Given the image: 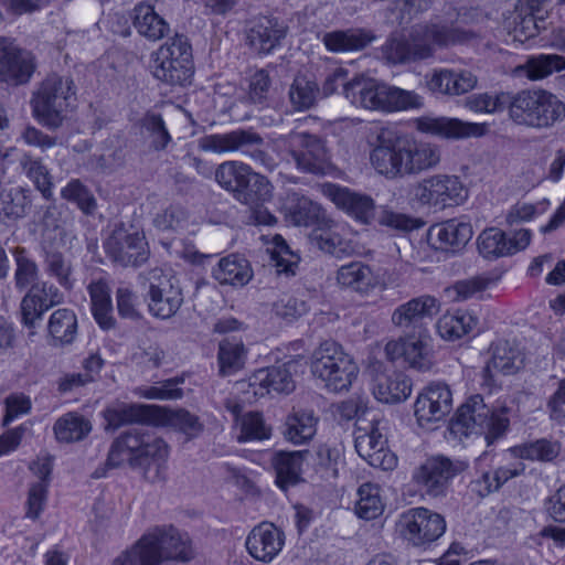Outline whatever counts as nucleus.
<instances>
[{"label":"nucleus","instance_id":"nucleus-1","mask_svg":"<svg viewBox=\"0 0 565 565\" xmlns=\"http://www.w3.org/2000/svg\"><path fill=\"white\" fill-rule=\"evenodd\" d=\"M473 32L460 28L430 24L414 29L408 38L391 35L382 46L383 57L391 64L411 63L433 55L430 42L439 46L468 42Z\"/></svg>","mask_w":565,"mask_h":565},{"label":"nucleus","instance_id":"nucleus-2","mask_svg":"<svg viewBox=\"0 0 565 565\" xmlns=\"http://www.w3.org/2000/svg\"><path fill=\"white\" fill-rule=\"evenodd\" d=\"M508 109L516 125L535 130L551 129L565 119V104L545 89H522L509 94Z\"/></svg>","mask_w":565,"mask_h":565},{"label":"nucleus","instance_id":"nucleus-3","mask_svg":"<svg viewBox=\"0 0 565 565\" xmlns=\"http://www.w3.org/2000/svg\"><path fill=\"white\" fill-rule=\"evenodd\" d=\"M509 412L507 406L491 408L484 404L481 395H475L457 409L450 422V429L461 436L483 435L487 445L491 446L509 429Z\"/></svg>","mask_w":565,"mask_h":565},{"label":"nucleus","instance_id":"nucleus-4","mask_svg":"<svg viewBox=\"0 0 565 565\" xmlns=\"http://www.w3.org/2000/svg\"><path fill=\"white\" fill-rule=\"evenodd\" d=\"M75 94L71 77L49 75L33 94L31 105L34 116L50 128L60 127L65 111L74 106Z\"/></svg>","mask_w":565,"mask_h":565},{"label":"nucleus","instance_id":"nucleus-5","mask_svg":"<svg viewBox=\"0 0 565 565\" xmlns=\"http://www.w3.org/2000/svg\"><path fill=\"white\" fill-rule=\"evenodd\" d=\"M311 373L330 392L347 391L359 373L353 359L334 341H324L311 356Z\"/></svg>","mask_w":565,"mask_h":565},{"label":"nucleus","instance_id":"nucleus-6","mask_svg":"<svg viewBox=\"0 0 565 565\" xmlns=\"http://www.w3.org/2000/svg\"><path fill=\"white\" fill-rule=\"evenodd\" d=\"M200 145L202 149L216 153L239 152L256 167L269 171L276 167L275 159L268 153V143L252 129L209 135L201 139Z\"/></svg>","mask_w":565,"mask_h":565},{"label":"nucleus","instance_id":"nucleus-7","mask_svg":"<svg viewBox=\"0 0 565 565\" xmlns=\"http://www.w3.org/2000/svg\"><path fill=\"white\" fill-rule=\"evenodd\" d=\"M107 256L122 267H138L149 258L148 243L139 232L130 233L124 225L116 226L104 243Z\"/></svg>","mask_w":565,"mask_h":565},{"label":"nucleus","instance_id":"nucleus-8","mask_svg":"<svg viewBox=\"0 0 565 565\" xmlns=\"http://www.w3.org/2000/svg\"><path fill=\"white\" fill-rule=\"evenodd\" d=\"M466 469L462 461H451L445 456L428 458L413 472V481L430 497L444 495L450 480Z\"/></svg>","mask_w":565,"mask_h":565},{"label":"nucleus","instance_id":"nucleus-9","mask_svg":"<svg viewBox=\"0 0 565 565\" xmlns=\"http://www.w3.org/2000/svg\"><path fill=\"white\" fill-rule=\"evenodd\" d=\"M150 556L154 558V565L163 561L174 559L188 562L193 557V552L188 541L172 525L156 526L142 535Z\"/></svg>","mask_w":565,"mask_h":565},{"label":"nucleus","instance_id":"nucleus-10","mask_svg":"<svg viewBox=\"0 0 565 565\" xmlns=\"http://www.w3.org/2000/svg\"><path fill=\"white\" fill-rule=\"evenodd\" d=\"M415 196L424 204L454 206L467 200L468 189L457 175L436 174L415 186Z\"/></svg>","mask_w":565,"mask_h":565},{"label":"nucleus","instance_id":"nucleus-11","mask_svg":"<svg viewBox=\"0 0 565 565\" xmlns=\"http://www.w3.org/2000/svg\"><path fill=\"white\" fill-rule=\"evenodd\" d=\"M35 71L34 56L14 42L0 36V84L17 87L29 83Z\"/></svg>","mask_w":565,"mask_h":565},{"label":"nucleus","instance_id":"nucleus-12","mask_svg":"<svg viewBox=\"0 0 565 565\" xmlns=\"http://www.w3.org/2000/svg\"><path fill=\"white\" fill-rule=\"evenodd\" d=\"M399 525L405 539L415 546H422L438 540L446 530L444 518L426 508L407 511L402 515Z\"/></svg>","mask_w":565,"mask_h":565},{"label":"nucleus","instance_id":"nucleus-13","mask_svg":"<svg viewBox=\"0 0 565 565\" xmlns=\"http://www.w3.org/2000/svg\"><path fill=\"white\" fill-rule=\"evenodd\" d=\"M405 137L391 130H382L377 136V145L371 153V162L375 170L388 178L407 175L405 167Z\"/></svg>","mask_w":565,"mask_h":565},{"label":"nucleus","instance_id":"nucleus-14","mask_svg":"<svg viewBox=\"0 0 565 565\" xmlns=\"http://www.w3.org/2000/svg\"><path fill=\"white\" fill-rule=\"evenodd\" d=\"M362 420L358 418L354 446L358 454L371 466L383 470H392L396 466V457L387 447V439L382 435L375 419L370 422V427H362Z\"/></svg>","mask_w":565,"mask_h":565},{"label":"nucleus","instance_id":"nucleus-15","mask_svg":"<svg viewBox=\"0 0 565 565\" xmlns=\"http://www.w3.org/2000/svg\"><path fill=\"white\" fill-rule=\"evenodd\" d=\"M289 153L298 169L309 173H323L329 161L324 141L317 135L294 132L289 136Z\"/></svg>","mask_w":565,"mask_h":565},{"label":"nucleus","instance_id":"nucleus-16","mask_svg":"<svg viewBox=\"0 0 565 565\" xmlns=\"http://www.w3.org/2000/svg\"><path fill=\"white\" fill-rule=\"evenodd\" d=\"M161 270L154 269L152 278L158 282L150 281L149 286V310L161 319L171 318L177 313L183 303V295L179 280L173 276L158 275Z\"/></svg>","mask_w":565,"mask_h":565},{"label":"nucleus","instance_id":"nucleus-17","mask_svg":"<svg viewBox=\"0 0 565 565\" xmlns=\"http://www.w3.org/2000/svg\"><path fill=\"white\" fill-rule=\"evenodd\" d=\"M415 416L422 427L444 419L452 408V395L443 383L428 385L416 398Z\"/></svg>","mask_w":565,"mask_h":565},{"label":"nucleus","instance_id":"nucleus-18","mask_svg":"<svg viewBox=\"0 0 565 565\" xmlns=\"http://www.w3.org/2000/svg\"><path fill=\"white\" fill-rule=\"evenodd\" d=\"M245 32L250 49L258 54H268L285 39L287 26L276 18L257 15L246 22Z\"/></svg>","mask_w":565,"mask_h":565},{"label":"nucleus","instance_id":"nucleus-19","mask_svg":"<svg viewBox=\"0 0 565 565\" xmlns=\"http://www.w3.org/2000/svg\"><path fill=\"white\" fill-rule=\"evenodd\" d=\"M168 457V444L150 429L141 451L131 458V468H142L149 482H161L166 480Z\"/></svg>","mask_w":565,"mask_h":565},{"label":"nucleus","instance_id":"nucleus-20","mask_svg":"<svg viewBox=\"0 0 565 565\" xmlns=\"http://www.w3.org/2000/svg\"><path fill=\"white\" fill-rule=\"evenodd\" d=\"M439 311V303L431 296H420L398 306L393 315L392 322L403 329L405 333L426 334L423 320L431 318Z\"/></svg>","mask_w":565,"mask_h":565},{"label":"nucleus","instance_id":"nucleus-21","mask_svg":"<svg viewBox=\"0 0 565 565\" xmlns=\"http://www.w3.org/2000/svg\"><path fill=\"white\" fill-rule=\"evenodd\" d=\"M386 356L391 361L403 360L417 371H427L433 364L431 349L426 334H411L399 341H391L385 345Z\"/></svg>","mask_w":565,"mask_h":565},{"label":"nucleus","instance_id":"nucleus-22","mask_svg":"<svg viewBox=\"0 0 565 565\" xmlns=\"http://www.w3.org/2000/svg\"><path fill=\"white\" fill-rule=\"evenodd\" d=\"M472 235L470 223L452 218L433 225L428 230L427 242L435 249L455 254L468 244Z\"/></svg>","mask_w":565,"mask_h":565},{"label":"nucleus","instance_id":"nucleus-23","mask_svg":"<svg viewBox=\"0 0 565 565\" xmlns=\"http://www.w3.org/2000/svg\"><path fill=\"white\" fill-rule=\"evenodd\" d=\"M324 193L339 209L356 221L369 224L374 218L375 203L371 196L335 184L326 185Z\"/></svg>","mask_w":565,"mask_h":565},{"label":"nucleus","instance_id":"nucleus-24","mask_svg":"<svg viewBox=\"0 0 565 565\" xmlns=\"http://www.w3.org/2000/svg\"><path fill=\"white\" fill-rule=\"evenodd\" d=\"M387 85L374 78L355 77L344 86V96L353 105L385 111Z\"/></svg>","mask_w":565,"mask_h":565},{"label":"nucleus","instance_id":"nucleus-25","mask_svg":"<svg viewBox=\"0 0 565 565\" xmlns=\"http://www.w3.org/2000/svg\"><path fill=\"white\" fill-rule=\"evenodd\" d=\"M284 542L282 531L273 523H260L248 534L246 548L255 559L269 563L281 551Z\"/></svg>","mask_w":565,"mask_h":565},{"label":"nucleus","instance_id":"nucleus-26","mask_svg":"<svg viewBox=\"0 0 565 565\" xmlns=\"http://www.w3.org/2000/svg\"><path fill=\"white\" fill-rule=\"evenodd\" d=\"M418 128L423 132L448 139L481 137L488 130L487 124L468 122L447 117L423 118L418 122Z\"/></svg>","mask_w":565,"mask_h":565},{"label":"nucleus","instance_id":"nucleus-27","mask_svg":"<svg viewBox=\"0 0 565 565\" xmlns=\"http://www.w3.org/2000/svg\"><path fill=\"white\" fill-rule=\"evenodd\" d=\"M150 68L157 79L172 86L190 84L194 73L193 64L174 61L172 53L167 50H157L151 54Z\"/></svg>","mask_w":565,"mask_h":565},{"label":"nucleus","instance_id":"nucleus-28","mask_svg":"<svg viewBox=\"0 0 565 565\" xmlns=\"http://www.w3.org/2000/svg\"><path fill=\"white\" fill-rule=\"evenodd\" d=\"M477 82V76L469 71L441 68L431 74L427 87L434 94L457 96L472 90Z\"/></svg>","mask_w":565,"mask_h":565},{"label":"nucleus","instance_id":"nucleus-29","mask_svg":"<svg viewBox=\"0 0 565 565\" xmlns=\"http://www.w3.org/2000/svg\"><path fill=\"white\" fill-rule=\"evenodd\" d=\"M309 450L276 451L270 458V465L276 475V484L284 491L302 481V463Z\"/></svg>","mask_w":565,"mask_h":565},{"label":"nucleus","instance_id":"nucleus-30","mask_svg":"<svg viewBox=\"0 0 565 565\" xmlns=\"http://www.w3.org/2000/svg\"><path fill=\"white\" fill-rule=\"evenodd\" d=\"M149 431L150 428L142 425L121 433L110 446L107 466L116 468L127 461L131 467V458L138 456V452L141 451Z\"/></svg>","mask_w":565,"mask_h":565},{"label":"nucleus","instance_id":"nucleus-31","mask_svg":"<svg viewBox=\"0 0 565 565\" xmlns=\"http://www.w3.org/2000/svg\"><path fill=\"white\" fill-rule=\"evenodd\" d=\"M411 392V380L398 371L377 373L373 380V394L382 403H399L405 401Z\"/></svg>","mask_w":565,"mask_h":565},{"label":"nucleus","instance_id":"nucleus-32","mask_svg":"<svg viewBox=\"0 0 565 565\" xmlns=\"http://www.w3.org/2000/svg\"><path fill=\"white\" fill-rule=\"evenodd\" d=\"M161 408L153 405H120L107 408L104 412L106 420V430H116L127 424H149L153 423Z\"/></svg>","mask_w":565,"mask_h":565},{"label":"nucleus","instance_id":"nucleus-33","mask_svg":"<svg viewBox=\"0 0 565 565\" xmlns=\"http://www.w3.org/2000/svg\"><path fill=\"white\" fill-rule=\"evenodd\" d=\"M374 40L375 35L371 30L361 28L335 30L327 32L322 36L324 46L332 53L360 51Z\"/></svg>","mask_w":565,"mask_h":565},{"label":"nucleus","instance_id":"nucleus-34","mask_svg":"<svg viewBox=\"0 0 565 565\" xmlns=\"http://www.w3.org/2000/svg\"><path fill=\"white\" fill-rule=\"evenodd\" d=\"M406 173L418 174L434 169L440 162V149L436 145L405 138Z\"/></svg>","mask_w":565,"mask_h":565},{"label":"nucleus","instance_id":"nucleus-35","mask_svg":"<svg viewBox=\"0 0 565 565\" xmlns=\"http://www.w3.org/2000/svg\"><path fill=\"white\" fill-rule=\"evenodd\" d=\"M285 207L290 223L297 226L315 228L329 217L319 204L298 193L288 196Z\"/></svg>","mask_w":565,"mask_h":565},{"label":"nucleus","instance_id":"nucleus-36","mask_svg":"<svg viewBox=\"0 0 565 565\" xmlns=\"http://www.w3.org/2000/svg\"><path fill=\"white\" fill-rule=\"evenodd\" d=\"M212 275L221 285L243 287L253 278V269L245 257L231 254L218 260Z\"/></svg>","mask_w":565,"mask_h":565},{"label":"nucleus","instance_id":"nucleus-37","mask_svg":"<svg viewBox=\"0 0 565 565\" xmlns=\"http://www.w3.org/2000/svg\"><path fill=\"white\" fill-rule=\"evenodd\" d=\"M491 350V360L482 369V377L484 379V383L490 384V380L493 376V371L509 375L515 373L522 366V358L508 341H498L492 345Z\"/></svg>","mask_w":565,"mask_h":565},{"label":"nucleus","instance_id":"nucleus-38","mask_svg":"<svg viewBox=\"0 0 565 565\" xmlns=\"http://www.w3.org/2000/svg\"><path fill=\"white\" fill-rule=\"evenodd\" d=\"M30 469L39 477L40 481L32 484L29 490L26 516L35 520L39 518L46 500L47 486L53 469L52 457L46 456L33 462Z\"/></svg>","mask_w":565,"mask_h":565},{"label":"nucleus","instance_id":"nucleus-39","mask_svg":"<svg viewBox=\"0 0 565 565\" xmlns=\"http://www.w3.org/2000/svg\"><path fill=\"white\" fill-rule=\"evenodd\" d=\"M318 418L311 409H292L286 417L282 435L296 445L310 440L317 430Z\"/></svg>","mask_w":565,"mask_h":565},{"label":"nucleus","instance_id":"nucleus-40","mask_svg":"<svg viewBox=\"0 0 565 565\" xmlns=\"http://www.w3.org/2000/svg\"><path fill=\"white\" fill-rule=\"evenodd\" d=\"M77 334V317L67 308L55 310L47 322L49 343L64 347L72 344Z\"/></svg>","mask_w":565,"mask_h":565},{"label":"nucleus","instance_id":"nucleus-41","mask_svg":"<svg viewBox=\"0 0 565 565\" xmlns=\"http://www.w3.org/2000/svg\"><path fill=\"white\" fill-rule=\"evenodd\" d=\"M337 281L342 287L360 294H367L376 286L373 270L362 262H352L341 266L337 271Z\"/></svg>","mask_w":565,"mask_h":565},{"label":"nucleus","instance_id":"nucleus-42","mask_svg":"<svg viewBox=\"0 0 565 565\" xmlns=\"http://www.w3.org/2000/svg\"><path fill=\"white\" fill-rule=\"evenodd\" d=\"M289 363L260 369L252 377V385H258L267 390V393L289 394L295 387V381L289 370Z\"/></svg>","mask_w":565,"mask_h":565},{"label":"nucleus","instance_id":"nucleus-43","mask_svg":"<svg viewBox=\"0 0 565 565\" xmlns=\"http://www.w3.org/2000/svg\"><path fill=\"white\" fill-rule=\"evenodd\" d=\"M31 192L22 186L9 190L1 188L0 222L8 223L23 218L31 209Z\"/></svg>","mask_w":565,"mask_h":565},{"label":"nucleus","instance_id":"nucleus-44","mask_svg":"<svg viewBox=\"0 0 565 565\" xmlns=\"http://www.w3.org/2000/svg\"><path fill=\"white\" fill-rule=\"evenodd\" d=\"M132 23L138 33L151 41L162 39L169 32V24L150 4L140 3L135 7Z\"/></svg>","mask_w":565,"mask_h":565},{"label":"nucleus","instance_id":"nucleus-45","mask_svg":"<svg viewBox=\"0 0 565 565\" xmlns=\"http://www.w3.org/2000/svg\"><path fill=\"white\" fill-rule=\"evenodd\" d=\"M273 198V185L269 180L253 169L235 199L250 207H259Z\"/></svg>","mask_w":565,"mask_h":565},{"label":"nucleus","instance_id":"nucleus-46","mask_svg":"<svg viewBox=\"0 0 565 565\" xmlns=\"http://www.w3.org/2000/svg\"><path fill=\"white\" fill-rule=\"evenodd\" d=\"M35 284H33L20 303V316L22 324L31 330L30 334H34L35 329L42 321L44 312L53 306H49V297L45 294L34 291Z\"/></svg>","mask_w":565,"mask_h":565},{"label":"nucleus","instance_id":"nucleus-47","mask_svg":"<svg viewBox=\"0 0 565 565\" xmlns=\"http://www.w3.org/2000/svg\"><path fill=\"white\" fill-rule=\"evenodd\" d=\"M53 430L58 441L70 444L84 439L92 430V425L84 416L67 413L55 422Z\"/></svg>","mask_w":565,"mask_h":565},{"label":"nucleus","instance_id":"nucleus-48","mask_svg":"<svg viewBox=\"0 0 565 565\" xmlns=\"http://www.w3.org/2000/svg\"><path fill=\"white\" fill-rule=\"evenodd\" d=\"M288 95L294 109L305 111L316 105L320 89L315 79H310L306 75H297L290 85Z\"/></svg>","mask_w":565,"mask_h":565},{"label":"nucleus","instance_id":"nucleus-49","mask_svg":"<svg viewBox=\"0 0 565 565\" xmlns=\"http://www.w3.org/2000/svg\"><path fill=\"white\" fill-rule=\"evenodd\" d=\"M250 171L252 167L244 162L225 161L216 168L214 177L220 186L235 198Z\"/></svg>","mask_w":565,"mask_h":565},{"label":"nucleus","instance_id":"nucleus-50","mask_svg":"<svg viewBox=\"0 0 565 565\" xmlns=\"http://www.w3.org/2000/svg\"><path fill=\"white\" fill-rule=\"evenodd\" d=\"M477 326V318L469 312L457 311L444 315L437 322L441 338L454 341L468 334Z\"/></svg>","mask_w":565,"mask_h":565},{"label":"nucleus","instance_id":"nucleus-51","mask_svg":"<svg viewBox=\"0 0 565 565\" xmlns=\"http://www.w3.org/2000/svg\"><path fill=\"white\" fill-rule=\"evenodd\" d=\"M45 271L54 277L58 285L66 290L74 287L73 265L70 258L58 250H47L44 256Z\"/></svg>","mask_w":565,"mask_h":565},{"label":"nucleus","instance_id":"nucleus-52","mask_svg":"<svg viewBox=\"0 0 565 565\" xmlns=\"http://www.w3.org/2000/svg\"><path fill=\"white\" fill-rule=\"evenodd\" d=\"M479 253L487 259H497L510 255L505 233L495 227L481 232L477 239Z\"/></svg>","mask_w":565,"mask_h":565},{"label":"nucleus","instance_id":"nucleus-53","mask_svg":"<svg viewBox=\"0 0 565 565\" xmlns=\"http://www.w3.org/2000/svg\"><path fill=\"white\" fill-rule=\"evenodd\" d=\"M335 227V222L328 217L320 225L312 228L308 236L310 245L331 255L335 254L338 248L342 250L340 248L342 239Z\"/></svg>","mask_w":565,"mask_h":565},{"label":"nucleus","instance_id":"nucleus-54","mask_svg":"<svg viewBox=\"0 0 565 565\" xmlns=\"http://www.w3.org/2000/svg\"><path fill=\"white\" fill-rule=\"evenodd\" d=\"M20 166L42 195L50 199L52 196V178L41 159L25 153L20 158Z\"/></svg>","mask_w":565,"mask_h":565},{"label":"nucleus","instance_id":"nucleus-55","mask_svg":"<svg viewBox=\"0 0 565 565\" xmlns=\"http://www.w3.org/2000/svg\"><path fill=\"white\" fill-rule=\"evenodd\" d=\"M358 493L359 500L355 504V513L359 518L373 520L382 514L384 507L377 486L364 483L359 488Z\"/></svg>","mask_w":565,"mask_h":565},{"label":"nucleus","instance_id":"nucleus-56","mask_svg":"<svg viewBox=\"0 0 565 565\" xmlns=\"http://www.w3.org/2000/svg\"><path fill=\"white\" fill-rule=\"evenodd\" d=\"M523 68L526 70V76L532 79H542L553 72L565 70V57L557 54H541L527 58Z\"/></svg>","mask_w":565,"mask_h":565},{"label":"nucleus","instance_id":"nucleus-57","mask_svg":"<svg viewBox=\"0 0 565 565\" xmlns=\"http://www.w3.org/2000/svg\"><path fill=\"white\" fill-rule=\"evenodd\" d=\"M141 128L147 132L150 139V147L156 151H162L171 142L169 134L161 115L148 111L140 119Z\"/></svg>","mask_w":565,"mask_h":565},{"label":"nucleus","instance_id":"nucleus-58","mask_svg":"<svg viewBox=\"0 0 565 565\" xmlns=\"http://www.w3.org/2000/svg\"><path fill=\"white\" fill-rule=\"evenodd\" d=\"M13 256L17 265L14 273L15 287L19 290H24L33 284H36L35 280L38 279L39 267L36 263L28 256L26 249L18 246L13 249Z\"/></svg>","mask_w":565,"mask_h":565},{"label":"nucleus","instance_id":"nucleus-59","mask_svg":"<svg viewBox=\"0 0 565 565\" xmlns=\"http://www.w3.org/2000/svg\"><path fill=\"white\" fill-rule=\"evenodd\" d=\"M218 365L222 376L231 375L244 365L245 349L242 343H232L223 341L218 348Z\"/></svg>","mask_w":565,"mask_h":565},{"label":"nucleus","instance_id":"nucleus-60","mask_svg":"<svg viewBox=\"0 0 565 565\" xmlns=\"http://www.w3.org/2000/svg\"><path fill=\"white\" fill-rule=\"evenodd\" d=\"M61 195L64 200L73 202L86 215L94 214L97 203L90 190L78 179L71 180L62 189Z\"/></svg>","mask_w":565,"mask_h":565},{"label":"nucleus","instance_id":"nucleus-61","mask_svg":"<svg viewBox=\"0 0 565 565\" xmlns=\"http://www.w3.org/2000/svg\"><path fill=\"white\" fill-rule=\"evenodd\" d=\"M561 452V445L547 439H539L520 448V457L529 460L552 461Z\"/></svg>","mask_w":565,"mask_h":565},{"label":"nucleus","instance_id":"nucleus-62","mask_svg":"<svg viewBox=\"0 0 565 565\" xmlns=\"http://www.w3.org/2000/svg\"><path fill=\"white\" fill-rule=\"evenodd\" d=\"M386 94L385 111L420 108L423 106V98L414 92L387 85Z\"/></svg>","mask_w":565,"mask_h":565},{"label":"nucleus","instance_id":"nucleus-63","mask_svg":"<svg viewBox=\"0 0 565 565\" xmlns=\"http://www.w3.org/2000/svg\"><path fill=\"white\" fill-rule=\"evenodd\" d=\"M167 418L172 426L186 435L188 439L198 437L204 430V425L199 416L183 408L169 411Z\"/></svg>","mask_w":565,"mask_h":565},{"label":"nucleus","instance_id":"nucleus-64","mask_svg":"<svg viewBox=\"0 0 565 565\" xmlns=\"http://www.w3.org/2000/svg\"><path fill=\"white\" fill-rule=\"evenodd\" d=\"M276 249L271 253V262L277 275L295 276L299 258L290 252L281 236L275 237Z\"/></svg>","mask_w":565,"mask_h":565}]
</instances>
